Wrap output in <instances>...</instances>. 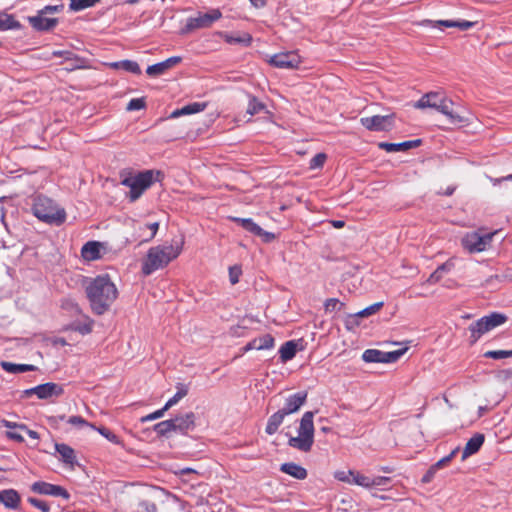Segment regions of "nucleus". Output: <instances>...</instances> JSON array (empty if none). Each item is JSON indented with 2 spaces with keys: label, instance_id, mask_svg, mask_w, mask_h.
<instances>
[{
  "label": "nucleus",
  "instance_id": "f257e3e1",
  "mask_svg": "<svg viewBox=\"0 0 512 512\" xmlns=\"http://www.w3.org/2000/svg\"><path fill=\"white\" fill-rule=\"evenodd\" d=\"M86 296L92 312L96 315L106 313L118 297V290L108 275H99L85 284Z\"/></svg>",
  "mask_w": 512,
  "mask_h": 512
},
{
  "label": "nucleus",
  "instance_id": "f03ea898",
  "mask_svg": "<svg viewBox=\"0 0 512 512\" xmlns=\"http://www.w3.org/2000/svg\"><path fill=\"white\" fill-rule=\"evenodd\" d=\"M416 109L433 108L445 115L451 124L468 123L469 119L455 112L454 102L443 92L432 91L424 94L415 104Z\"/></svg>",
  "mask_w": 512,
  "mask_h": 512
},
{
  "label": "nucleus",
  "instance_id": "7ed1b4c3",
  "mask_svg": "<svg viewBox=\"0 0 512 512\" xmlns=\"http://www.w3.org/2000/svg\"><path fill=\"white\" fill-rule=\"evenodd\" d=\"M183 239L171 245L156 246L149 249L146 260L142 266V272L150 275L154 271L167 266L176 259L183 249Z\"/></svg>",
  "mask_w": 512,
  "mask_h": 512
},
{
  "label": "nucleus",
  "instance_id": "20e7f679",
  "mask_svg": "<svg viewBox=\"0 0 512 512\" xmlns=\"http://www.w3.org/2000/svg\"><path fill=\"white\" fill-rule=\"evenodd\" d=\"M161 171L145 170L137 174L122 173L121 184L130 188L128 197L133 202L136 201L154 182L160 181Z\"/></svg>",
  "mask_w": 512,
  "mask_h": 512
},
{
  "label": "nucleus",
  "instance_id": "39448f33",
  "mask_svg": "<svg viewBox=\"0 0 512 512\" xmlns=\"http://www.w3.org/2000/svg\"><path fill=\"white\" fill-rule=\"evenodd\" d=\"M314 412H305L301 419L297 430V436L286 433L288 437V446L298 451L310 452L314 444Z\"/></svg>",
  "mask_w": 512,
  "mask_h": 512
},
{
  "label": "nucleus",
  "instance_id": "423d86ee",
  "mask_svg": "<svg viewBox=\"0 0 512 512\" xmlns=\"http://www.w3.org/2000/svg\"><path fill=\"white\" fill-rule=\"evenodd\" d=\"M32 211L39 220L48 224L61 225L66 219L65 210L45 196L34 199Z\"/></svg>",
  "mask_w": 512,
  "mask_h": 512
},
{
  "label": "nucleus",
  "instance_id": "0eeeda50",
  "mask_svg": "<svg viewBox=\"0 0 512 512\" xmlns=\"http://www.w3.org/2000/svg\"><path fill=\"white\" fill-rule=\"evenodd\" d=\"M64 8L65 6L62 3L56 5H47L38 10L35 16L28 17V21L36 30H51L55 28L58 23V18L54 15L63 12Z\"/></svg>",
  "mask_w": 512,
  "mask_h": 512
},
{
  "label": "nucleus",
  "instance_id": "6e6552de",
  "mask_svg": "<svg viewBox=\"0 0 512 512\" xmlns=\"http://www.w3.org/2000/svg\"><path fill=\"white\" fill-rule=\"evenodd\" d=\"M506 321L507 316L498 312L480 318L469 326L471 343H475L483 334L504 324Z\"/></svg>",
  "mask_w": 512,
  "mask_h": 512
},
{
  "label": "nucleus",
  "instance_id": "1a4fd4ad",
  "mask_svg": "<svg viewBox=\"0 0 512 512\" xmlns=\"http://www.w3.org/2000/svg\"><path fill=\"white\" fill-rule=\"evenodd\" d=\"M420 27L426 29L443 30L445 28H454L459 30L476 29L481 30L483 27L478 21H468L463 19L458 20H423L418 24Z\"/></svg>",
  "mask_w": 512,
  "mask_h": 512
},
{
  "label": "nucleus",
  "instance_id": "9d476101",
  "mask_svg": "<svg viewBox=\"0 0 512 512\" xmlns=\"http://www.w3.org/2000/svg\"><path fill=\"white\" fill-rule=\"evenodd\" d=\"M64 393L63 386L54 382L40 384L38 386L23 391V397L36 395L38 399L49 400L57 398Z\"/></svg>",
  "mask_w": 512,
  "mask_h": 512
},
{
  "label": "nucleus",
  "instance_id": "9b49d317",
  "mask_svg": "<svg viewBox=\"0 0 512 512\" xmlns=\"http://www.w3.org/2000/svg\"><path fill=\"white\" fill-rule=\"evenodd\" d=\"M221 12L218 9H212L208 12H199L196 16L187 19L186 28L188 30L207 29L218 19L221 18Z\"/></svg>",
  "mask_w": 512,
  "mask_h": 512
},
{
  "label": "nucleus",
  "instance_id": "f8f14e48",
  "mask_svg": "<svg viewBox=\"0 0 512 512\" xmlns=\"http://www.w3.org/2000/svg\"><path fill=\"white\" fill-rule=\"evenodd\" d=\"M493 233L481 235L478 232L467 233L462 238L463 247L470 253L481 252L490 244Z\"/></svg>",
  "mask_w": 512,
  "mask_h": 512
},
{
  "label": "nucleus",
  "instance_id": "ddd939ff",
  "mask_svg": "<svg viewBox=\"0 0 512 512\" xmlns=\"http://www.w3.org/2000/svg\"><path fill=\"white\" fill-rule=\"evenodd\" d=\"M395 114L374 115L360 119L361 124L369 131H389L394 126Z\"/></svg>",
  "mask_w": 512,
  "mask_h": 512
},
{
  "label": "nucleus",
  "instance_id": "4468645a",
  "mask_svg": "<svg viewBox=\"0 0 512 512\" xmlns=\"http://www.w3.org/2000/svg\"><path fill=\"white\" fill-rule=\"evenodd\" d=\"M269 63L281 69H294L297 68L301 63V58L294 51L282 52L273 55L270 58Z\"/></svg>",
  "mask_w": 512,
  "mask_h": 512
},
{
  "label": "nucleus",
  "instance_id": "2eb2a0df",
  "mask_svg": "<svg viewBox=\"0 0 512 512\" xmlns=\"http://www.w3.org/2000/svg\"><path fill=\"white\" fill-rule=\"evenodd\" d=\"M308 397L307 391H299L285 398V402L281 410L286 416L298 412L306 403Z\"/></svg>",
  "mask_w": 512,
  "mask_h": 512
},
{
  "label": "nucleus",
  "instance_id": "dca6fc26",
  "mask_svg": "<svg viewBox=\"0 0 512 512\" xmlns=\"http://www.w3.org/2000/svg\"><path fill=\"white\" fill-rule=\"evenodd\" d=\"M232 220L241 225L248 232L261 237L264 242H271L275 238V235L273 233L264 231L258 224H256L250 218L233 217Z\"/></svg>",
  "mask_w": 512,
  "mask_h": 512
},
{
  "label": "nucleus",
  "instance_id": "f3484780",
  "mask_svg": "<svg viewBox=\"0 0 512 512\" xmlns=\"http://www.w3.org/2000/svg\"><path fill=\"white\" fill-rule=\"evenodd\" d=\"M105 245L98 241H88L81 248V256L85 261L91 262L102 258Z\"/></svg>",
  "mask_w": 512,
  "mask_h": 512
},
{
  "label": "nucleus",
  "instance_id": "a211bd4d",
  "mask_svg": "<svg viewBox=\"0 0 512 512\" xmlns=\"http://www.w3.org/2000/svg\"><path fill=\"white\" fill-rule=\"evenodd\" d=\"M181 62V57L173 56L165 61L150 65L146 69V73L150 77H157L165 74L168 70L172 69L174 66Z\"/></svg>",
  "mask_w": 512,
  "mask_h": 512
},
{
  "label": "nucleus",
  "instance_id": "6ab92c4d",
  "mask_svg": "<svg viewBox=\"0 0 512 512\" xmlns=\"http://www.w3.org/2000/svg\"><path fill=\"white\" fill-rule=\"evenodd\" d=\"M175 425V432L187 434L190 430L195 428L196 415L194 412H187L184 415L172 418Z\"/></svg>",
  "mask_w": 512,
  "mask_h": 512
},
{
  "label": "nucleus",
  "instance_id": "aec40b11",
  "mask_svg": "<svg viewBox=\"0 0 512 512\" xmlns=\"http://www.w3.org/2000/svg\"><path fill=\"white\" fill-rule=\"evenodd\" d=\"M52 55L56 56V57H63L67 62L68 61L75 62L74 65L66 67L67 71H73V70H76V69H84V68L88 67L87 64H86L87 61L85 59H83V58L78 57L72 51H69V50H55V51H53Z\"/></svg>",
  "mask_w": 512,
  "mask_h": 512
},
{
  "label": "nucleus",
  "instance_id": "412c9836",
  "mask_svg": "<svg viewBox=\"0 0 512 512\" xmlns=\"http://www.w3.org/2000/svg\"><path fill=\"white\" fill-rule=\"evenodd\" d=\"M421 143V140H411V141H405L401 143H388V142H380L378 144V147L380 149L385 150L386 152H398V151H407L409 149L415 148L419 146Z\"/></svg>",
  "mask_w": 512,
  "mask_h": 512
},
{
  "label": "nucleus",
  "instance_id": "4be33fe9",
  "mask_svg": "<svg viewBox=\"0 0 512 512\" xmlns=\"http://www.w3.org/2000/svg\"><path fill=\"white\" fill-rule=\"evenodd\" d=\"M20 495L14 489L0 491V503L8 509H17L20 504Z\"/></svg>",
  "mask_w": 512,
  "mask_h": 512
},
{
  "label": "nucleus",
  "instance_id": "5701e85b",
  "mask_svg": "<svg viewBox=\"0 0 512 512\" xmlns=\"http://www.w3.org/2000/svg\"><path fill=\"white\" fill-rule=\"evenodd\" d=\"M484 435L483 434H480V433H477L475 434L473 437H471L464 449H463V452H462V460H465L466 458H468L469 456L475 454L476 452L479 451V449L481 448V446L483 445L484 443Z\"/></svg>",
  "mask_w": 512,
  "mask_h": 512
},
{
  "label": "nucleus",
  "instance_id": "b1692460",
  "mask_svg": "<svg viewBox=\"0 0 512 512\" xmlns=\"http://www.w3.org/2000/svg\"><path fill=\"white\" fill-rule=\"evenodd\" d=\"M285 417H287V416L281 409H279L278 411L273 413L268 418V421H267V424L265 427V432L268 435L275 434L278 431L279 427L283 424Z\"/></svg>",
  "mask_w": 512,
  "mask_h": 512
},
{
  "label": "nucleus",
  "instance_id": "393cba45",
  "mask_svg": "<svg viewBox=\"0 0 512 512\" xmlns=\"http://www.w3.org/2000/svg\"><path fill=\"white\" fill-rule=\"evenodd\" d=\"M280 470L298 480H303L307 477V470L294 462L283 463Z\"/></svg>",
  "mask_w": 512,
  "mask_h": 512
},
{
  "label": "nucleus",
  "instance_id": "a878e982",
  "mask_svg": "<svg viewBox=\"0 0 512 512\" xmlns=\"http://www.w3.org/2000/svg\"><path fill=\"white\" fill-rule=\"evenodd\" d=\"M55 449L65 464L69 465L70 467H74L77 461L73 448L64 443H56Z\"/></svg>",
  "mask_w": 512,
  "mask_h": 512
},
{
  "label": "nucleus",
  "instance_id": "bb28decb",
  "mask_svg": "<svg viewBox=\"0 0 512 512\" xmlns=\"http://www.w3.org/2000/svg\"><path fill=\"white\" fill-rule=\"evenodd\" d=\"M274 347V338L270 334L262 335L258 338L253 339L246 346V350L256 349V350H265L271 349Z\"/></svg>",
  "mask_w": 512,
  "mask_h": 512
},
{
  "label": "nucleus",
  "instance_id": "cd10ccee",
  "mask_svg": "<svg viewBox=\"0 0 512 512\" xmlns=\"http://www.w3.org/2000/svg\"><path fill=\"white\" fill-rule=\"evenodd\" d=\"M206 106H207L206 103H199V102L190 103L180 109L174 110L170 114L169 118H178L183 115L195 114V113L203 111L206 108Z\"/></svg>",
  "mask_w": 512,
  "mask_h": 512
},
{
  "label": "nucleus",
  "instance_id": "c85d7f7f",
  "mask_svg": "<svg viewBox=\"0 0 512 512\" xmlns=\"http://www.w3.org/2000/svg\"><path fill=\"white\" fill-rule=\"evenodd\" d=\"M21 28V24L15 19L13 15L6 12H0V30H18Z\"/></svg>",
  "mask_w": 512,
  "mask_h": 512
},
{
  "label": "nucleus",
  "instance_id": "c756f323",
  "mask_svg": "<svg viewBox=\"0 0 512 512\" xmlns=\"http://www.w3.org/2000/svg\"><path fill=\"white\" fill-rule=\"evenodd\" d=\"M219 36L231 45L248 46L252 41L251 34H241L238 36H235V34H219Z\"/></svg>",
  "mask_w": 512,
  "mask_h": 512
},
{
  "label": "nucleus",
  "instance_id": "7c9ffc66",
  "mask_svg": "<svg viewBox=\"0 0 512 512\" xmlns=\"http://www.w3.org/2000/svg\"><path fill=\"white\" fill-rule=\"evenodd\" d=\"M1 367L6 372L13 373V374L24 373V372L36 370V367L34 365L16 364V363L7 362V361H2Z\"/></svg>",
  "mask_w": 512,
  "mask_h": 512
},
{
  "label": "nucleus",
  "instance_id": "2f4dec72",
  "mask_svg": "<svg viewBox=\"0 0 512 512\" xmlns=\"http://www.w3.org/2000/svg\"><path fill=\"white\" fill-rule=\"evenodd\" d=\"M113 69H123L132 74L140 75L141 69L137 62L132 60H122L118 62H113L109 64Z\"/></svg>",
  "mask_w": 512,
  "mask_h": 512
},
{
  "label": "nucleus",
  "instance_id": "473e14b6",
  "mask_svg": "<svg viewBox=\"0 0 512 512\" xmlns=\"http://www.w3.org/2000/svg\"><path fill=\"white\" fill-rule=\"evenodd\" d=\"M297 345L294 341L285 342L279 349L280 359L282 362H287L293 359L296 355Z\"/></svg>",
  "mask_w": 512,
  "mask_h": 512
},
{
  "label": "nucleus",
  "instance_id": "72a5a7b5",
  "mask_svg": "<svg viewBox=\"0 0 512 512\" xmlns=\"http://www.w3.org/2000/svg\"><path fill=\"white\" fill-rule=\"evenodd\" d=\"M176 389L177 391L174 394V396L171 397L164 405V410H169L171 407L176 405L182 398H184L188 394L189 391L188 386L182 383H178L176 385Z\"/></svg>",
  "mask_w": 512,
  "mask_h": 512
},
{
  "label": "nucleus",
  "instance_id": "f704fd0d",
  "mask_svg": "<svg viewBox=\"0 0 512 512\" xmlns=\"http://www.w3.org/2000/svg\"><path fill=\"white\" fill-rule=\"evenodd\" d=\"M83 318V322H75L72 325V329L78 331L82 335H86L92 332L94 321L89 316L83 314L81 315Z\"/></svg>",
  "mask_w": 512,
  "mask_h": 512
},
{
  "label": "nucleus",
  "instance_id": "c9c22d12",
  "mask_svg": "<svg viewBox=\"0 0 512 512\" xmlns=\"http://www.w3.org/2000/svg\"><path fill=\"white\" fill-rule=\"evenodd\" d=\"M452 267H453V264L450 262H445V263L441 264L429 276V278L427 279L426 282L429 284H435V283L439 282L442 279L443 274L449 272L452 269Z\"/></svg>",
  "mask_w": 512,
  "mask_h": 512
},
{
  "label": "nucleus",
  "instance_id": "e433bc0d",
  "mask_svg": "<svg viewBox=\"0 0 512 512\" xmlns=\"http://www.w3.org/2000/svg\"><path fill=\"white\" fill-rule=\"evenodd\" d=\"M362 359L367 363H383L384 351L367 349L363 352Z\"/></svg>",
  "mask_w": 512,
  "mask_h": 512
},
{
  "label": "nucleus",
  "instance_id": "4c0bfd02",
  "mask_svg": "<svg viewBox=\"0 0 512 512\" xmlns=\"http://www.w3.org/2000/svg\"><path fill=\"white\" fill-rule=\"evenodd\" d=\"M61 308L69 312L72 316L83 315L82 309L72 298H64L61 301Z\"/></svg>",
  "mask_w": 512,
  "mask_h": 512
},
{
  "label": "nucleus",
  "instance_id": "58836bf2",
  "mask_svg": "<svg viewBox=\"0 0 512 512\" xmlns=\"http://www.w3.org/2000/svg\"><path fill=\"white\" fill-rule=\"evenodd\" d=\"M98 2L99 0H69V9L73 12H79L94 7Z\"/></svg>",
  "mask_w": 512,
  "mask_h": 512
},
{
  "label": "nucleus",
  "instance_id": "ea45409f",
  "mask_svg": "<svg viewBox=\"0 0 512 512\" xmlns=\"http://www.w3.org/2000/svg\"><path fill=\"white\" fill-rule=\"evenodd\" d=\"M154 431L159 436H166L171 432H175V425L173 423V420L169 419V420H165V421L157 423L154 426Z\"/></svg>",
  "mask_w": 512,
  "mask_h": 512
},
{
  "label": "nucleus",
  "instance_id": "a19ab883",
  "mask_svg": "<svg viewBox=\"0 0 512 512\" xmlns=\"http://www.w3.org/2000/svg\"><path fill=\"white\" fill-rule=\"evenodd\" d=\"M52 485L44 481H38L32 484L31 490L38 494L51 495Z\"/></svg>",
  "mask_w": 512,
  "mask_h": 512
},
{
  "label": "nucleus",
  "instance_id": "79ce46f5",
  "mask_svg": "<svg viewBox=\"0 0 512 512\" xmlns=\"http://www.w3.org/2000/svg\"><path fill=\"white\" fill-rule=\"evenodd\" d=\"M352 484L364 487L371 488V477L361 474L358 471L354 472V476L352 478Z\"/></svg>",
  "mask_w": 512,
  "mask_h": 512
},
{
  "label": "nucleus",
  "instance_id": "37998d69",
  "mask_svg": "<svg viewBox=\"0 0 512 512\" xmlns=\"http://www.w3.org/2000/svg\"><path fill=\"white\" fill-rule=\"evenodd\" d=\"M383 305H384L383 302H376V303L366 307L365 309L357 312L356 316H358L359 318L369 317V316L377 313L383 307Z\"/></svg>",
  "mask_w": 512,
  "mask_h": 512
},
{
  "label": "nucleus",
  "instance_id": "c03bdc74",
  "mask_svg": "<svg viewBox=\"0 0 512 512\" xmlns=\"http://www.w3.org/2000/svg\"><path fill=\"white\" fill-rule=\"evenodd\" d=\"M407 347L403 348V349H398V350H395V351H390V352H384V359H383V363H393V362H396L398 359H400V357L402 355H404V353L407 351Z\"/></svg>",
  "mask_w": 512,
  "mask_h": 512
},
{
  "label": "nucleus",
  "instance_id": "a18cd8bd",
  "mask_svg": "<svg viewBox=\"0 0 512 512\" xmlns=\"http://www.w3.org/2000/svg\"><path fill=\"white\" fill-rule=\"evenodd\" d=\"M265 108L264 104L258 101L255 97H252L248 103L247 113L251 116L259 113Z\"/></svg>",
  "mask_w": 512,
  "mask_h": 512
},
{
  "label": "nucleus",
  "instance_id": "49530a36",
  "mask_svg": "<svg viewBox=\"0 0 512 512\" xmlns=\"http://www.w3.org/2000/svg\"><path fill=\"white\" fill-rule=\"evenodd\" d=\"M354 472H355V470H348V471L340 470V471H336L334 473V478L337 479L338 481L345 482V483H348V484H352V478L354 476Z\"/></svg>",
  "mask_w": 512,
  "mask_h": 512
},
{
  "label": "nucleus",
  "instance_id": "de8ad7c7",
  "mask_svg": "<svg viewBox=\"0 0 512 512\" xmlns=\"http://www.w3.org/2000/svg\"><path fill=\"white\" fill-rule=\"evenodd\" d=\"M484 356L492 359H503L512 357V350H493L487 351Z\"/></svg>",
  "mask_w": 512,
  "mask_h": 512
},
{
  "label": "nucleus",
  "instance_id": "09e8293b",
  "mask_svg": "<svg viewBox=\"0 0 512 512\" xmlns=\"http://www.w3.org/2000/svg\"><path fill=\"white\" fill-rule=\"evenodd\" d=\"M326 154L325 153H318L316 154L311 160H310V164H309V167L310 169H318V168H321L325 161H326Z\"/></svg>",
  "mask_w": 512,
  "mask_h": 512
},
{
  "label": "nucleus",
  "instance_id": "8fccbe9b",
  "mask_svg": "<svg viewBox=\"0 0 512 512\" xmlns=\"http://www.w3.org/2000/svg\"><path fill=\"white\" fill-rule=\"evenodd\" d=\"M145 99L144 98H133L129 101L127 104L126 109L128 111H135V110H141L145 108Z\"/></svg>",
  "mask_w": 512,
  "mask_h": 512
},
{
  "label": "nucleus",
  "instance_id": "3c124183",
  "mask_svg": "<svg viewBox=\"0 0 512 512\" xmlns=\"http://www.w3.org/2000/svg\"><path fill=\"white\" fill-rule=\"evenodd\" d=\"M97 430L102 436H104L110 442L117 445L121 443L119 437L116 434H114L111 430L105 427L98 428Z\"/></svg>",
  "mask_w": 512,
  "mask_h": 512
},
{
  "label": "nucleus",
  "instance_id": "603ef678",
  "mask_svg": "<svg viewBox=\"0 0 512 512\" xmlns=\"http://www.w3.org/2000/svg\"><path fill=\"white\" fill-rule=\"evenodd\" d=\"M459 451V448H455L454 450L451 451V453L445 457H443L442 459H440L439 461H437L433 466L434 468H436L437 470H439L440 468L444 467L445 465H447L452 459L453 457L456 455V453Z\"/></svg>",
  "mask_w": 512,
  "mask_h": 512
},
{
  "label": "nucleus",
  "instance_id": "864d4df0",
  "mask_svg": "<svg viewBox=\"0 0 512 512\" xmlns=\"http://www.w3.org/2000/svg\"><path fill=\"white\" fill-rule=\"evenodd\" d=\"M344 304L336 298H329L325 301L324 307L326 311L339 310Z\"/></svg>",
  "mask_w": 512,
  "mask_h": 512
},
{
  "label": "nucleus",
  "instance_id": "5fc2aeb1",
  "mask_svg": "<svg viewBox=\"0 0 512 512\" xmlns=\"http://www.w3.org/2000/svg\"><path fill=\"white\" fill-rule=\"evenodd\" d=\"M68 423L71 424V425H74V426H79V427H83V426H89L93 429H96L95 426L93 424H90L88 423L84 418H82L81 416H71L69 419H68Z\"/></svg>",
  "mask_w": 512,
  "mask_h": 512
},
{
  "label": "nucleus",
  "instance_id": "6e6d98bb",
  "mask_svg": "<svg viewBox=\"0 0 512 512\" xmlns=\"http://www.w3.org/2000/svg\"><path fill=\"white\" fill-rule=\"evenodd\" d=\"M28 502L32 506H34L35 508L40 509L42 512H49L50 511V506L45 501L39 500L37 498L30 497L28 499Z\"/></svg>",
  "mask_w": 512,
  "mask_h": 512
},
{
  "label": "nucleus",
  "instance_id": "4d7b16f0",
  "mask_svg": "<svg viewBox=\"0 0 512 512\" xmlns=\"http://www.w3.org/2000/svg\"><path fill=\"white\" fill-rule=\"evenodd\" d=\"M242 271L239 266H232L229 268V279L231 284L235 285L239 282V277L241 275Z\"/></svg>",
  "mask_w": 512,
  "mask_h": 512
},
{
  "label": "nucleus",
  "instance_id": "13d9d810",
  "mask_svg": "<svg viewBox=\"0 0 512 512\" xmlns=\"http://www.w3.org/2000/svg\"><path fill=\"white\" fill-rule=\"evenodd\" d=\"M167 410H164V407L159 409V410H156L154 411L153 413H150L144 417L141 418V422L142 423H145V422H148V421H152V420H155V419H159L161 417L164 416L165 412Z\"/></svg>",
  "mask_w": 512,
  "mask_h": 512
},
{
  "label": "nucleus",
  "instance_id": "bf43d9fd",
  "mask_svg": "<svg viewBox=\"0 0 512 512\" xmlns=\"http://www.w3.org/2000/svg\"><path fill=\"white\" fill-rule=\"evenodd\" d=\"M359 317L355 314H349L345 319V326L348 330H353L359 325Z\"/></svg>",
  "mask_w": 512,
  "mask_h": 512
},
{
  "label": "nucleus",
  "instance_id": "052dcab7",
  "mask_svg": "<svg viewBox=\"0 0 512 512\" xmlns=\"http://www.w3.org/2000/svg\"><path fill=\"white\" fill-rule=\"evenodd\" d=\"M390 478L385 476H375L371 477V488L373 487H379V486H386L389 484Z\"/></svg>",
  "mask_w": 512,
  "mask_h": 512
},
{
  "label": "nucleus",
  "instance_id": "680f3d73",
  "mask_svg": "<svg viewBox=\"0 0 512 512\" xmlns=\"http://www.w3.org/2000/svg\"><path fill=\"white\" fill-rule=\"evenodd\" d=\"M51 495L52 496H60V497H63L64 499L70 498V494L68 493V491L66 489H64L61 486L54 485V484L52 485Z\"/></svg>",
  "mask_w": 512,
  "mask_h": 512
},
{
  "label": "nucleus",
  "instance_id": "e2e57ef3",
  "mask_svg": "<svg viewBox=\"0 0 512 512\" xmlns=\"http://www.w3.org/2000/svg\"><path fill=\"white\" fill-rule=\"evenodd\" d=\"M174 474L181 477L184 481H188V479L185 478L186 476L197 475L198 472L192 468L187 467V468L175 470Z\"/></svg>",
  "mask_w": 512,
  "mask_h": 512
},
{
  "label": "nucleus",
  "instance_id": "0e129e2a",
  "mask_svg": "<svg viewBox=\"0 0 512 512\" xmlns=\"http://www.w3.org/2000/svg\"><path fill=\"white\" fill-rule=\"evenodd\" d=\"M438 470L436 468H434V466L432 465L428 471L425 473V475L422 477V482L423 483H429L432 481V479L434 478L436 472Z\"/></svg>",
  "mask_w": 512,
  "mask_h": 512
},
{
  "label": "nucleus",
  "instance_id": "69168bd1",
  "mask_svg": "<svg viewBox=\"0 0 512 512\" xmlns=\"http://www.w3.org/2000/svg\"><path fill=\"white\" fill-rule=\"evenodd\" d=\"M145 228H147L151 231V234L149 236V240H150V239L154 238V236L156 235V233L159 229V223L153 222V223L146 224Z\"/></svg>",
  "mask_w": 512,
  "mask_h": 512
},
{
  "label": "nucleus",
  "instance_id": "338daca9",
  "mask_svg": "<svg viewBox=\"0 0 512 512\" xmlns=\"http://www.w3.org/2000/svg\"><path fill=\"white\" fill-rule=\"evenodd\" d=\"M3 426L6 427V428H19V429H26V426L23 425V424H16V423H13V422H10V421H7V420H3Z\"/></svg>",
  "mask_w": 512,
  "mask_h": 512
},
{
  "label": "nucleus",
  "instance_id": "774afa93",
  "mask_svg": "<svg viewBox=\"0 0 512 512\" xmlns=\"http://www.w3.org/2000/svg\"><path fill=\"white\" fill-rule=\"evenodd\" d=\"M7 436L10 439L16 440L18 442H22L24 440L23 437L20 434L16 433V432H7Z\"/></svg>",
  "mask_w": 512,
  "mask_h": 512
}]
</instances>
